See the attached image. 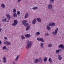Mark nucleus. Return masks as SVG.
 Segmentation results:
<instances>
[{
	"label": "nucleus",
	"mask_w": 64,
	"mask_h": 64,
	"mask_svg": "<svg viewBox=\"0 0 64 64\" xmlns=\"http://www.w3.org/2000/svg\"><path fill=\"white\" fill-rule=\"evenodd\" d=\"M27 43H28L26 45V49H28L29 48H30L32 45L33 42L32 41H30L29 40H28L27 41Z\"/></svg>",
	"instance_id": "obj_1"
},
{
	"label": "nucleus",
	"mask_w": 64,
	"mask_h": 64,
	"mask_svg": "<svg viewBox=\"0 0 64 64\" xmlns=\"http://www.w3.org/2000/svg\"><path fill=\"white\" fill-rule=\"evenodd\" d=\"M28 21L27 20H24L22 21V25L24 26H29V24L26 22H27Z\"/></svg>",
	"instance_id": "obj_2"
},
{
	"label": "nucleus",
	"mask_w": 64,
	"mask_h": 64,
	"mask_svg": "<svg viewBox=\"0 0 64 64\" xmlns=\"http://www.w3.org/2000/svg\"><path fill=\"white\" fill-rule=\"evenodd\" d=\"M58 28L56 29L54 31H53L52 33L54 35H56L57 34V31L58 30Z\"/></svg>",
	"instance_id": "obj_3"
},
{
	"label": "nucleus",
	"mask_w": 64,
	"mask_h": 64,
	"mask_svg": "<svg viewBox=\"0 0 64 64\" xmlns=\"http://www.w3.org/2000/svg\"><path fill=\"white\" fill-rule=\"evenodd\" d=\"M37 40L38 41H41L42 42H44L45 40L43 38H37Z\"/></svg>",
	"instance_id": "obj_4"
},
{
	"label": "nucleus",
	"mask_w": 64,
	"mask_h": 64,
	"mask_svg": "<svg viewBox=\"0 0 64 64\" xmlns=\"http://www.w3.org/2000/svg\"><path fill=\"white\" fill-rule=\"evenodd\" d=\"M58 48H61L62 50H64V46L63 44H60L58 46Z\"/></svg>",
	"instance_id": "obj_5"
},
{
	"label": "nucleus",
	"mask_w": 64,
	"mask_h": 64,
	"mask_svg": "<svg viewBox=\"0 0 64 64\" xmlns=\"http://www.w3.org/2000/svg\"><path fill=\"white\" fill-rule=\"evenodd\" d=\"M4 44H5V45H11V43L10 42H4Z\"/></svg>",
	"instance_id": "obj_6"
},
{
	"label": "nucleus",
	"mask_w": 64,
	"mask_h": 64,
	"mask_svg": "<svg viewBox=\"0 0 64 64\" xmlns=\"http://www.w3.org/2000/svg\"><path fill=\"white\" fill-rule=\"evenodd\" d=\"M55 25V23L54 22H52L48 24V25L50 26H54Z\"/></svg>",
	"instance_id": "obj_7"
},
{
	"label": "nucleus",
	"mask_w": 64,
	"mask_h": 64,
	"mask_svg": "<svg viewBox=\"0 0 64 64\" xmlns=\"http://www.w3.org/2000/svg\"><path fill=\"white\" fill-rule=\"evenodd\" d=\"M48 8L49 9H52V5L51 4H49L48 6Z\"/></svg>",
	"instance_id": "obj_8"
},
{
	"label": "nucleus",
	"mask_w": 64,
	"mask_h": 64,
	"mask_svg": "<svg viewBox=\"0 0 64 64\" xmlns=\"http://www.w3.org/2000/svg\"><path fill=\"white\" fill-rule=\"evenodd\" d=\"M3 60V62L4 63H6V62L7 60L6 59V58L4 56L2 58Z\"/></svg>",
	"instance_id": "obj_9"
},
{
	"label": "nucleus",
	"mask_w": 64,
	"mask_h": 64,
	"mask_svg": "<svg viewBox=\"0 0 64 64\" xmlns=\"http://www.w3.org/2000/svg\"><path fill=\"white\" fill-rule=\"evenodd\" d=\"M38 62L40 63H42L43 62V60H42V58H40L38 59Z\"/></svg>",
	"instance_id": "obj_10"
},
{
	"label": "nucleus",
	"mask_w": 64,
	"mask_h": 64,
	"mask_svg": "<svg viewBox=\"0 0 64 64\" xmlns=\"http://www.w3.org/2000/svg\"><path fill=\"white\" fill-rule=\"evenodd\" d=\"M29 16V14L28 13H26L25 14L24 16V19H26Z\"/></svg>",
	"instance_id": "obj_11"
},
{
	"label": "nucleus",
	"mask_w": 64,
	"mask_h": 64,
	"mask_svg": "<svg viewBox=\"0 0 64 64\" xmlns=\"http://www.w3.org/2000/svg\"><path fill=\"white\" fill-rule=\"evenodd\" d=\"M25 37L26 38H30L31 37V35L30 34H27L25 35Z\"/></svg>",
	"instance_id": "obj_12"
},
{
	"label": "nucleus",
	"mask_w": 64,
	"mask_h": 64,
	"mask_svg": "<svg viewBox=\"0 0 64 64\" xmlns=\"http://www.w3.org/2000/svg\"><path fill=\"white\" fill-rule=\"evenodd\" d=\"M50 26L49 25V24L48 25H47L46 28V29L48 30H49L50 31L51 30V28H50Z\"/></svg>",
	"instance_id": "obj_13"
},
{
	"label": "nucleus",
	"mask_w": 64,
	"mask_h": 64,
	"mask_svg": "<svg viewBox=\"0 0 64 64\" xmlns=\"http://www.w3.org/2000/svg\"><path fill=\"white\" fill-rule=\"evenodd\" d=\"M36 20L38 22H41V19L40 18H36Z\"/></svg>",
	"instance_id": "obj_14"
},
{
	"label": "nucleus",
	"mask_w": 64,
	"mask_h": 64,
	"mask_svg": "<svg viewBox=\"0 0 64 64\" xmlns=\"http://www.w3.org/2000/svg\"><path fill=\"white\" fill-rule=\"evenodd\" d=\"M6 16L8 19L10 20V19H11V17L10 16L9 14H6Z\"/></svg>",
	"instance_id": "obj_15"
},
{
	"label": "nucleus",
	"mask_w": 64,
	"mask_h": 64,
	"mask_svg": "<svg viewBox=\"0 0 64 64\" xmlns=\"http://www.w3.org/2000/svg\"><path fill=\"white\" fill-rule=\"evenodd\" d=\"M62 50L61 49H59L57 50H56V53H58L60 52V51H61Z\"/></svg>",
	"instance_id": "obj_16"
},
{
	"label": "nucleus",
	"mask_w": 64,
	"mask_h": 64,
	"mask_svg": "<svg viewBox=\"0 0 64 64\" xmlns=\"http://www.w3.org/2000/svg\"><path fill=\"white\" fill-rule=\"evenodd\" d=\"M36 19H34L32 20V23L33 24H34L36 23Z\"/></svg>",
	"instance_id": "obj_17"
},
{
	"label": "nucleus",
	"mask_w": 64,
	"mask_h": 64,
	"mask_svg": "<svg viewBox=\"0 0 64 64\" xmlns=\"http://www.w3.org/2000/svg\"><path fill=\"white\" fill-rule=\"evenodd\" d=\"M44 44L43 43H42L40 44V46L41 48H44Z\"/></svg>",
	"instance_id": "obj_18"
},
{
	"label": "nucleus",
	"mask_w": 64,
	"mask_h": 64,
	"mask_svg": "<svg viewBox=\"0 0 64 64\" xmlns=\"http://www.w3.org/2000/svg\"><path fill=\"white\" fill-rule=\"evenodd\" d=\"M61 56L60 55H58V60H61L62 59V57H61Z\"/></svg>",
	"instance_id": "obj_19"
},
{
	"label": "nucleus",
	"mask_w": 64,
	"mask_h": 64,
	"mask_svg": "<svg viewBox=\"0 0 64 64\" xmlns=\"http://www.w3.org/2000/svg\"><path fill=\"white\" fill-rule=\"evenodd\" d=\"M19 57H20V56L19 55L17 56L16 58V59L15 60V61H17V60L19 59Z\"/></svg>",
	"instance_id": "obj_20"
},
{
	"label": "nucleus",
	"mask_w": 64,
	"mask_h": 64,
	"mask_svg": "<svg viewBox=\"0 0 64 64\" xmlns=\"http://www.w3.org/2000/svg\"><path fill=\"white\" fill-rule=\"evenodd\" d=\"M39 60H38V59L37 58L34 61V62L36 63H38V62H39Z\"/></svg>",
	"instance_id": "obj_21"
},
{
	"label": "nucleus",
	"mask_w": 64,
	"mask_h": 64,
	"mask_svg": "<svg viewBox=\"0 0 64 64\" xmlns=\"http://www.w3.org/2000/svg\"><path fill=\"white\" fill-rule=\"evenodd\" d=\"M30 26H28L26 28V31H28V30H29V29H30Z\"/></svg>",
	"instance_id": "obj_22"
},
{
	"label": "nucleus",
	"mask_w": 64,
	"mask_h": 64,
	"mask_svg": "<svg viewBox=\"0 0 64 64\" xmlns=\"http://www.w3.org/2000/svg\"><path fill=\"white\" fill-rule=\"evenodd\" d=\"M47 59H48L47 58V57H45L44 58V62H46L47 61Z\"/></svg>",
	"instance_id": "obj_23"
},
{
	"label": "nucleus",
	"mask_w": 64,
	"mask_h": 64,
	"mask_svg": "<svg viewBox=\"0 0 64 64\" xmlns=\"http://www.w3.org/2000/svg\"><path fill=\"white\" fill-rule=\"evenodd\" d=\"M1 7L2 8H5V5L4 4H2L1 5Z\"/></svg>",
	"instance_id": "obj_24"
},
{
	"label": "nucleus",
	"mask_w": 64,
	"mask_h": 64,
	"mask_svg": "<svg viewBox=\"0 0 64 64\" xmlns=\"http://www.w3.org/2000/svg\"><path fill=\"white\" fill-rule=\"evenodd\" d=\"M38 8V7L37 6H35V7H33L32 8V9L33 10H36V9H37Z\"/></svg>",
	"instance_id": "obj_25"
},
{
	"label": "nucleus",
	"mask_w": 64,
	"mask_h": 64,
	"mask_svg": "<svg viewBox=\"0 0 64 64\" xmlns=\"http://www.w3.org/2000/svg\"><path fill=\"white\" fill-rule=\"evenodd\" d=\"M48 61L50 63H52V59L51 58H49L48 60Z\"/></svg>",
	"instance_id": "obj_26"
},
{
	"label": "nucleus",
	"mask_w": 64,
	"mask_h": 64,
	"mask_svg": "<svg viewBox=\"0 0 64 64\" xmlns=\"http://www.w3.org/2000/svg\"><path fill=\"white\" fill-rule=\"evenodd\" d=\"M36 35L38 36H39V35H40V32H36Z\"/></svg>",
	"instance_id": "obj_27"
},
{
	"label": "nucleus",
	"mask_w": 64,
	"mask_h": 64,
	"mask_svg": "<svg viewBox=\"0 0 64 64\" xmlns=\"http://www.w3.org/2000/svg\"><path fill=\"white\" fill-rule=\"evenodd\" d=\"M13 16L15 17H16L17 16V14L16 13H14L13 14Z\"/></svg>",
	"instance_id": "obj_28"
},
{
	"label": "nucleus",
	"mask_w": 64,
	"mask_h": 64,
	"mask_svg": "<svg viewBox=\"0 0 64 64\" xmlns=\"http://www.w3.org/2000/svg\"><path fill=\"white\" fill-rule=\"evenodd\" d=\"M21 38L22 40H24V39L25 38V37L23 35H22L21 36Z\"/></svg>",
	"instance_id": "obj_29"
},
{
	"label": "nucleus",
	"mask_w": 64,
	"mask_h": 64,
	"mask_svg": "<svg viewBox=\"0 0 64 64\" xmlns=\"http://www.w3.org/2000/svg\"><path fill=\"white\" fill-rule=\"evenodd\" d=\"M50 3H53L54 2V0H50Z\"/></svg>",
	"instance_id": "obj_30"
},
{
	"label": "nucleus",
	"mask_w": 64,
	"mask_h": 64,
	"mask_svg": "<svg viewBox=\"0 0 64 64\" xmlns=\"http://www.w3.org/2000/svg\"><path fill=\"white\" fill-rule=\"evenodd\" d=\"M14 23L17 24L18 23V21L16 20H14Z\"/></svg>",
	"instance_id": "obj_31"
},
{
	"label": "nucleus",
	"mask_w": 64,
	"mask_h": 64,
	"mask_svg": "<svg viewBox=\"0 0 64 64\" xmlns=\"http://www.w3.org/2000/svg\"><path fill=\"white\" fill-rule=\"evenodd\" d=\"M13 12L14 13H16V10L15 8H14L13 10Z\"/></svg>",
	"instance_id": "obj_32"
},
{
	"label": "nucleus",
	"mask_w": 64,
	"mask_h": 64,
	"mask_svg": "<svg viewBox=\"0 0 64 64\" xmlns=\"http://www.w3.org/2000/svg\"><path fill=\"white\" fill-rule=\"evenodd\" d=\"M7 20V19L6 18L4 19H3L2 20V21L3 22H6V21Z\"/></svg>",
	"instance_id": "obj_33"
},
{
	"label": "nucleus",
	"mask_w": 64,
	"mask_h": 64,
	"mask_svg": "<svg viewBox=\"0 0 64 64\" xmlns=\"http://www.w3.org/2000/svg\"><path fill=\"white\" fill-rule=\"evenodd\" d=\"M2 48L3 50H5L6 48V46H4L2 47Z\"/></svg>",
	"instance_id": "obj_34"
},
{
	"label": "nucleus",
	"mask_w": 64,
	"mask_h": 64,
	"mask_svg": "<svg viewBox=\"0 0 64 64\" xmlns=\"http://www.w3.org/2000/svg\"><path fill=\"white\" fill-rule=\"evenodd\" d=\"M20 11H18L17 12V15H20Z\"/></svg>",
	"instance_id": "obj_35"
},
{
	"label": "nucleus",
	"mask_w": 64,
	"mask_h": 64,
	"mask_svg": "<svg viewBox=\"0 0 64 64\" xmlns=\"http://www.w3.org/2000/svg\"><path fill=\"white\" fill-rule=\"evenodd\" d=\"M52 45L51 44H49L48 45V46L49 47H52Z\"/></svg>",
	"instance_id": "obj_36"
},
{
	"label": "nucleus",
	"mask_w": 64,
	"mask_h": 64,
	"mask_svg": "<svg viewBox=\"0 0 64 64\" xmlns=\"http://www.w3.org/2000/svg\"><path fill=\"white\" fill-rule=\"evenodd\" d=\"M17 25V24H15V23L14 22V23H13L12 24V26H16V25Z\"/></svg>",
	"instance_id": "obj_37"
},
{
	"label": "nucleus",
	"mask_w": 64,
	"mask_h": 64,
	"mask_svg": "<svg viewBox=\"0 0 64 64\" xmlns=\"http://www.w3.org/2000/svg\"><path fill=\"white\" fill-rule=\"evenodd\" d=\"M45 36H48L49 34L48 33H46L44 35Z\"/></svg>",
	"instance_id": "obj_38"
},
{
	"label": "nucleus",
	"mask_w": 64,
	"mask_h": 64,
	"mask_svg": "<svg viewBox=\"0 0 64 64\" xmlns=\"http://www.w3.org/2000/svg\"><path fill=\"white\" fill-rule=\"evenodd\" d=\"M4 40H7V37L6 36L4 37Z\"/></svg>",
	"instance_id": "obj_39"
},
{
	"label": "nucleus",
	"mask_w": 64,
	"mask_h": 64,
	"mask_svg": "<svg viewBox=\"0 0 64 64\" xmlns=\"http://www.w3.org/2000/svg\"><path fill=\"white\" fill-rule=\"evenodd\" d=\"M21 1V0H18V2H20V1Z\"/></svg>",
	"instance_id": "obj_40"
},
{
	"label": "nucleus",
	"mask_w": 64,
	"mask_h": 64,
	"mask_svg": "<svg viewBox=\"0 0 64 64\" xmlns=\"http://www.w3.org/2000/svg\"><path fill=\"white\" fill-rule=\"evenodd\" d=\"M1 30H2V28H0V33H1Z\"/></svg>",
	"instance_id": "obj_41"
},
{
	"label": "nucleus",
	"mask_w": 64,
	"mask_h": 64,
	"mask_svg": "<svg viewBox=\"0 0 64 64\" xmlns=\"http://www.w3.org/2000/svg\"><path fill=\"white\" fill-rule=\"evenodd\" d=\"M2 43V42H1V41L0 40V45H1Z\"/></svg>",
	"instance_id": "obj_42"
},
{
	"label": "nucleus",
	"mask_w": 64,
	"mask_h": 64,
	"mask_svg": "<svg viewBox=\"0 0 64 64\" xmlns=\"http://www.w3.org/2000/svg\"><path fill=\"white\" fill-rule=\"evenodd\" d=\"M6 50H8V48H6Z\"/></svg>",
	"instance_id": "obj_43"
},
{
	"label": "nucleus",
	"mask_w": 64,
	"mask_h": 64,
	"mask_svg": "<svg viewBox=\"0 0 64 64\" xmlns=\"http://www.w3.org/2000/svg\"><path fill=\"white\" fill-rule=\"evenodd\" d=\"M13 64H16V63H15V62H13Z\"/></svg>",
	"instance_id": "obj_44"
},
{
	"label": "nucleus",
	"mask_w": 64,
	"mask_h": 64,
	"mask_svg": "<svg viewBox=\"0 0 64 64\" xmlns=\"http://www.w3.org/2000/svg\"><path fill=\"white\" fill-rule=\"evenodd\" d=\"M1 59L0 58V63L1 62Z\"/></svg>",
	"instance_id": "obj_45"
}]
</instances>
